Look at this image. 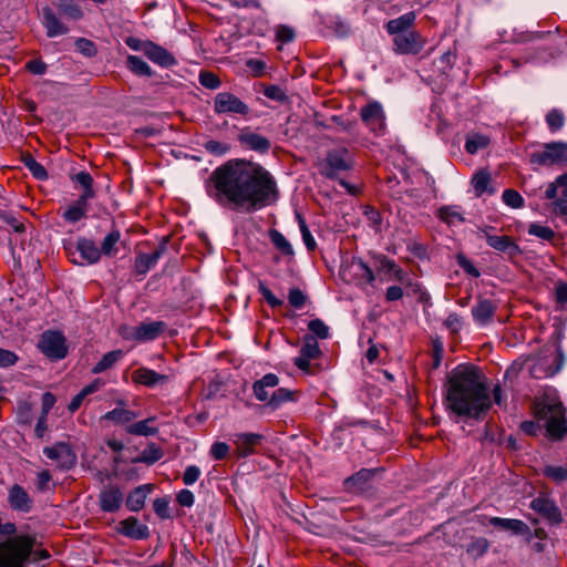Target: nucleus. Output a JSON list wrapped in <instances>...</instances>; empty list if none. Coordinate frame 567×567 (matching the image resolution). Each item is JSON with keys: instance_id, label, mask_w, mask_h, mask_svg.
<instances>
[{"instance_id": "1", "label": "nucleus", "mask_w": 567, "mask_h": 567, "mask_svg": "<svg viewBox=\"0 0 567 567\" xmlns=\"http://www.w3.org/2000/svg\"><path fill=\"white\" fill-rule=\"evenodd\" d=\"M206 190L219 206L245 213L269 206L279 196L270 172L245 158L228 159L216 167L209 175Z\"/></svg>"}, {"instance_id": "2", "label": "nucleus", "mask_w": 567, "mask_h": 567, "mask_svg": "<svg viewBox=\"0 0 567 567\" xmlns=\"http://www.w3.org/2000/svg\"><path fill=\"white\" fill-rule=\"evenodd\" d=\"M446 409L457 416L480 420L492 406L483 374L473 365L460 364L449 375Z\"/></svg>"}, {"instance_id": "3", "label": "nucleus", "mask_w": 567, "mask_h": 567, "mask_svg": "<svg viewBox=\"0 0 567 567\" xmlns=\"http://www.w3.org/2000/svg\"><path fill=\"white\" fill-rule=\"evenodd\" d=\"M415 20V12L410 11L385 23L384 28L392 37V50L395 54L417 55L423 51L426 39L413 29Z\"/></svg>"}, {"instance_id": "4", "label": "nucleus", "mask_w": 567, "mask_h": 567, "mask_svg": "<svg viewBox=\"0 0 567 567\" xmlns=\"http://www.w3.org/2000/svg\"><path fill=\"white\" fill-rule=\"evenodd\" d=\"M35 536L20 534L0 542V567H27L33 554Z\"/></svg>"}, {"instance_id": "5", "label": "nucleus", "mask_w": 567, "mask_h": 567, "mask_svg": "<svg viewBox=\"0 0 567 567\" xmlns=\"http://www.w3.org/2000/svg\"><path fill=\"white\" fill-rule=\"evenodd\" d=\"M535 415L545 421L547 436L553 441H560L567 434L565 409L560 401L546 398L535 405Z\"/></svg>"}, {"instance_id": "6", "label": "nucleus", "mask_w": 567, "mask_h": 567, "mask_svg": "<svg viewBox=\"0 0 567 567\" xmlns=\"http://www.w3.org/2000/svg\"><path fill=\"white\" fill-rule=\"evenodd\" d=\"M540 39H547L548 44L546 47H537L533 49V52L525 56V62H540L546 63L551 59L559 55L558 49V34L553 31L546 32H532L527 35V41H535Z\"/></svg>"}, {"instance_id": "7", "label": "nucleus", "mask_w": 567, "mask_h": 567, "mask_svg": "<svg viewBox=\"0 0 567 567\" xmlns=\"http://www.w3.org/2000/svg\"><path fill=\"white\" fill-rule=\"evenodd\" d=\"M529 162L540 166H551L567 163V143H547L544 145L542 151H537L530 154Z\"/></svg>"}, {"instance_id": "8", "label": "nucleus", "mask_w": 567, "mask_h": 567, "mask_svg": "<svg viewBox=\"0 0 567 567\" xmlns=\"http://www.w3.org/2000/svg\"><path fill=\"white\" fill-rule=\"evenodd\" d=\"M39 349L51 360H62L68 355L66 339L62 332L47 330L41 334Z\"/></svg>"}, {"instance_id": "9", "label": "nucleus", "mask_w": 567, "mask_h": 567, "mask_svg": "<svg viewBox=\"0 0 567 567\" xmlns=\"http://www.w3.org/2000/svg\"><path fill=\"white\" fill-rule=\"evenodd\" d=\"M214 111L216 114H239L246 116L250 109L235 94L219 92L214 99Z\"/></svg>"}, {"instance_id": "10", "label": "nucleus", "mask_w": 567, "mask_h": 567, "mask_svg": "<svg viewBox=\"0 0 567 567\" xmlns=\"http://www.w3.org/2000/svg\"><path fill=\"white\" fill-rule=\"evenodd\" d=\"M362 122L368 128L377 135H381L385 131V115L382 105L372 101L364 105L360 111Z\"/></svg>"}, {"instance_id": "11", "label": "nucleus", "mask_w": 567, "mask_h": 567, "mask_svg": "<svg viewBox=\"0 0 567 567\" xmlns=\"http://www.w3.org/2000/svg\"><path fill=\"white\" fill-rule=\"evenodd\" d=\"M351 168V157L346 148L331 151L327 154L326 165L322 168L321 174L327 178L334 179L339 172L349 171Z\"/></svg>"}, {"instance_id": "12", "label": "nucleus", "mask_w": 567, "mask_h": 567, "mask_svg": "<svg viewBox=\"0 0 567 567\" xmlns=\"http://www.w3.org/2000/svg\"><path fill=\"white\" fill-rule=\"evenodd\" d=\"M492 227H485L480 229L481 237L484 238L487 245L503 254H506L509 258H514L515 256L520 254L519 246L515 243V240L509 236H497L489 234Z\"/></svg>"}, {"instance_id": "13", "label": "nucleus", "mask_w": 567, "mask_h": 567, "mask_svg": "<svg viewBox=\"0 0 567 567\" xmlns=\"http://www.w3.org/2000/svg\"><path fill=\"white\" fill-rule=\"evenodd\" d=\"M321 350L317 339L312 334H305L300 355L293 359V363L299 370L309 373L310 361L319 358Z\"/></svg>"}, {"instance_id": "14", "label": "nucleus", "mask_w": 567, "mask_h": 567, "mask_svg": "<svg viewBox=\"0 0 567 567\" xmlns=\"http://www.w3.org/2000/svg\"><path fill=\"white\" fill-rule=\"evenodd\" d=\"M167 243L168 238L164 237L159 245L157 246V248L154 250V252L138 254L134 260V272L140 277H144L150 271V269L153 268L162 258V256L166 252Z\"/></svg>"}, {"instance_id": "15", "label": "nucleus", "mask_w": 567, "mask_h": 567, "mask_svg": "<svg viewBox=\"0 0 567 567\" xmlns=\"http://www.w3.org/2000/svg\"><path fill=\"white\" fill-rule=\"evenodd\" d=\"M124 501L121 488L114 484H107L102 487L99 494V506L104 513L117 512Z\"/></svg>"}, {"instance_id": "16", "label": "nucleus", "mask_w": 567, "mask_h": 567, "mask_svg": "<svg viewBox=\"0 0 567 567\" xmlns=\"http://www.w3.org/2000/svg\"><path fill=\"white\" fill-rule=\"evenodd\" d=\"M166 327L164 321L142 322L134 327L130 333L123 336L125 339L135 341H151L158 338L166 330Z\"/></svg>"}, {"instance_id": "17", "label": "nucleus", "mask_w": 567, "mask_h": 567, "mask_svg": "<svg viewBox=\"0 0 567 567\" xmlns=\"http://www.w3.org/2000/svg\"><path fill=\"white\" fill-rule=\"evenodd\" d=\"M8 504L10 508L19 513H30L33 508V499L25 491V488L19 484H13L8 489Z\"/></svg>"}, {"instance_id": "18", "label": "nucleus", "mask_w": 567, "mask_h": 567, "mask_svg": "<svg viewBox=\"0 0 567 567\" xmlns=\"http://www.w3.org/2000/svg\"><path fill=\"white\" fill-rule=\"evenodd\" d=\"M237 140L243 147L259 154H266L271 148V142L269 138L250 131L248 127L240 131Z\"/></svg>"}, {"instance_id": "19", "label": "nucleus", "mask_w": 567, "mask_h": 567, "mask_svg": "<svg viewBox=\"0 0 567 567\" xmlns=\"http://www.w3.org/2000/svg\"><path fill=\"white\" fill-rule=\"evenodd\" d=\"M530 508L546 518L550 524L558 525L563 522L559 507L548 497H536L530 503Z\"/></svg>"}, {"instance_id": "20", "label": "nucleus", "mask_w": 567, "mask_h": 567, "mask_svg": "<svg viewBox=\"0 0 567 567\" xmlns=\"http://www.w3.org/2000/svg\"><path fill=\"white\" fill-rule=\"evenodd\" d=\"M43 453L48 458L56 461L61 468L69 470L75 464V454L70 445L65 443H56L53 446L44 447Z\"/></svg>"}, {"instance_id": "21", "label": "nucleus", "mask_w": 567, "mask_h": 567, "mask_svg": "<svg viewBox=\"0 0 567 567\" xmlns=\"http://www.w3.org/2000/svg\"><path fill=\"white\" fill-rule=\"evenodd\" d=\"M117 532L132 539H147L150 537V529L146 525L140 524L138 519L130 516L120 522Z\"/></svg>"}, {"instance_id": "22", "label": "nucleus", "mask_w": 567, "mask_h": 567, "mask_svg": "<svg viewBox=\"0 0 567 567\" xmlns=\"http://www.w3.org/2000/svg\"><path fill=\"white\" fill-rule=\"evenodd\" d=\"M76 250L80 252V256L83 260L78 261L76 259H72V262L78 265H83L84 262L87 265L96 264L102 256L95 243L92 239H87L85 237H81L78 239Z\"/></svg>"}, {"instance_id": "23", "label": "nucleus", "mask_w": 567, "mask_h": 567, "mask_svg": "<svg viewBox=\"0 0 567 567\" xmlns=\"http://www.w3.org/2000/svg\"><path fill=\"white\" fill-rule=\"evenodd\" d=\"M497 305L491 299L480 298L472 308V316L476 323L486 326L492 322Z\"/></svg>"}, {"instance_id": "24", "label": "nucleus", "mask_w": 567, "mask_h": 567, "mask_svg": "<svg viewBox=\"0 0 567 567\" xmlns=\"http://www.w3.org/2000/svg\"><path fill=\"white\" fill-rule=\"evenodd\" d=\"M279 384V378L275 373H267L252 384V391L256 399L268 404L271 394L269 389H275Z\"/></svg>"}, {"instance_id": "25", "label": "nucleus", "mask_w": 567, "mask_h": 567, "mask_svg": "<svg viewBox=\"0 0 567 567\" xmlns=\"http://www.w3.org/2000/svg\"><path fill=\"white\" fill-rule=\"evenodd\" d=\"M42 14L43 25L49 38L63 35L69 32V28L58 18L50 7H44L42 9Z\"/></svg>"}, {"instance_id": "26", "label": "nucleus", "mask_w": 567, "mask_h": 567, "mask_svg": "<svg viewBox=\"0 0 567 567\" xmlns=\"http://www.w3.org/2000/svg\"><path fill=\"white\" fill-rule=\"evenodd\" d=\"M262 435L257 433H238L234 436L238 454L243 457L255 453V447L261 443Z\"/></svg>"}, {"instance_id": "27", "label": "nucleus", "mask_w": 567, "mask_h": 567, "mask_svg": "<svg viewBox=\"0 0 567 567\" xmlns=\"http://www.w3.org/2000/svg\"><path fill=\"white\" fill-rule=\"evenodd\" d=\"M147 59L162 68H171L177 64L175 56L162 45L152 41L146 51Z\"/></svg>"}, {"instance_id": "28", "label": "nucleus", "mask_w": 567, "mask_h": 567, "mask_svg": "<svg viewBox=\"0 0 567 567\" xmlns=\"http://www.w3.org/2000/svg\"><path fill=\"white\" fill-rule=\"evenodd\" d=\"M132 379L135 383L153 388L157 384H163L168 381V375L157 373L154 370L147 368H140L132 374Z\"/></svg>"}, {"instance_id": "29", "label": "nucleus", "mask_w": 567, "mask_h": 567, "mask_svg": "<svg viewBox=\"0 0 567 567\" xmlns=\"http://www.w3.org/2000/svg\"><path fill=\"white\" fill-rule=\"evenodd\" d=\"M488 522L492 526L508 530L514 535H526L530 533L529 526L520 519L491 517Z\"/></svg>"}, {"instance_id": "30", "label": "nucleus", "mask_w": 567, "mask_h": 567, "mask_svg": "<svg viewBox=\"0 0 567 567\" xmlns=\"http://www.w3.org/2000/svg\"><path fill=\"white\" fill-rule=\"evenodd\" d=\"M153 487L152 484L135 487L126 498V507L131 512H140L144 507L146 497L153 491Z\"/></svg>"}, {"instance_id": "31", "label": "nucleus", "mask_w": 567, "mask_h": 567, "mask_svg": "<svg viewBox=\"0 0 567 567\" xmlns=\"http://www.w3.org/2000/svg\"><path fill=\"white\" fill-rule=\"evenodd\" d=\"M377 470L362 468L352 476L348 477L344 482L347 488L351 492H363L369 482L373 478Z\"/></svg>"}, {"instance_id": "32", "label": "nucleus", "mask_w": 567, "mask_h": 567, "mask_svg": "<svg viewBox=\"0 0 567 567\" xmlns=\"http://www.w3.org/2000/svg\"><path fill=\"white\" fill-rule=\"evenodd\" d=\"M298 398L297 391H291L286 388H279L271 393V398L269 399L268 406L272 410L280 408L282 404L287 402H293Z\"/></svg>"}, {"instance_id": "33", "label": "nucleus", "mask_w": 567, "mask_h": 567, "mask_svg": "<svg viewBox=\"0 0 567 567\" xmlns=\"http://www.w3.org/2000/svg\"><path fill=\"white\" fill-rule=\"evenodd\" d=\"M137 417L134 411L117 406L103 415L104 420L112 421L114 424L123 425Z\"/></svg>"}, {"instance_id": "34", "label": "nucleus", "mask_w": 567, "mask_h": 567, "mask_svg": "<svg viewBox=\"0 0 567 567\" xmlns=\"http://www.w3.org/2000/svg\"><path fill=\"white\" fill-rule=\"evenodd\" d=\"M56 9L68 19L76 21L83 18V11L74 0H56Z\"/></svg>"}, {"instance_id": "35", "label": "nucleus", "mask_w": 567, "mask_h": 567, "mask_svg": "<svg viewBox=\"0 0 567 567\" xmlns=\"http://www.w3.org/2000/svg\"><path fill=\"white\" fill-rule=\"evenodd\" d=\"M126 66L135 75L146 78H151L153 75V71L150 65L140 56L128 55L126 58Z\"/></svg>"}, {"instance_id": "36", "label": "nucleus", "mask_w": 567, "mask_h": 567, "mask_svg": "<svg viewBox=\"0 0 567 567\" xmlns=\"http://www.w3.org/2000/svg\"><path fill=\"white\" fill-rule=\"evenodd\" d=\"M488 539L485 537H472L471 542L466 545V553L476 560L483 557L488 551Z\"/></svg>"}, {"instance_id": "37", "label": "nucleus", "mask_w": 567, "mask_h": 567, "mask_svg": "<svg viewBox=\"0 0 567 567\" xmlns=\"http://www.w3.org/2000/svg\"><path fill=\"white\" fill-rule=\"evenodd\" d=\"M124 355L122 350H113L105 353L102 359L93 367V373H102L107 369H111L117 361Z\"/></svg>"}, {"instance_id": "38", "label": "nucleus", "mask_w": 567, "mask_h": 567, "mask_svg": "<svg viewBox=\"0 0 567 567\" xmlns=\"http://www.w3.org/2000/svg\"><path fill=\"white\" fill-rule=\"evenodd\" d=\"M121 239V233L118 229H113L110 231L103 239L101 244V255L106 257H112L117 252L116 245Z\"/></svg>"}, {"instance_id": "39", "label": "nucleus", "mask_w": 567, "mask_h": 567, "mask_svg": "<svg viewBox=\"0 0 567 567\" xmlns=\"http://www.w3.org/2000/svg\"><path fill=\"white\" fill-rule=\"evenodd\" d=\"M529 373L535 379H545L555 375L557 369H553V365L548 364L544 358H539L532 364Z\"/></svg>"}, {"instance_id": "40", "label": "nucleus", "mask_w": 567, "mask_h": 567, "mask_svg": "<svg viewBox=\"0 0 567 567\" xmlns=\"http://www.w3.org/2000/svg\"><path fill=\"white\" fill-rule=\"evenodd\" d=\"M491 182V175L486 171H480L472 178V185L476 197H481L485 192L493 193V189L488 188Z\"/></svg>"}, {"instance_id": "41", "label": "nucleus", "mask_w": 567, "mask_h": 567, "mask_svg": "<svg viewBox=\"0 0 567 567\" xmlns=\"http://www.w3.org/2000/svg\"><path fill=\"white\" fill-rule=\"evenodd\" d=\"M155 417H148L146 420L133 423L127 426L126 431L127 433L132 435H140V436H150L157 434L158 430L156 427H152L148 424L153 422Z\"/></svg>"}, {"instance_id": "42", "label": "nucleus", "mask_w": 567, "mask_h": 567, "mask_svg": "<svg viewBox=\"0 0 567 567\" xmlns=\"http://www.w3.org/2000/svg\"><path fill=\"white\" fill-rule=\"evenodd\" d=\"M351 268L354 270V275L365 282L373 284L375 280L373 270L362 259L353 258L351 261Z\"/></svg>"}, {"instance_id": "43", "label": "nucleus", "mask_w": 567, "mask_h": 567, "mask_svg": "<svg viewBox=\"0 0 567 567\" xmlns=\"http://www.w3.org/2000/svg\"><path fill=\"white\" fill-rule=\"evenodd\" d=\"M97 390H99V383L96 381L84 386L75 396H73V399L69 403V405H68L69 411L71 413H74L75 411H78L80 409V406L82 405L84 399L89 394H92Z\"/></svg>"}, {"instance_id": "44", "label": "nucleus", "mask_w": 567, "mask_h": 567, "mask_svg": "<svg viewBox=\"0 0 567 567\" xmlns=\"http://www.w3.org/2000/svg\"><path fill=\"white\" fill-rule=\"evenodd\" d=\"M269 237L274 246L280 250L284 255L292 256L293 249L291 244L287 240V238L278 230L271 229L269 231Z\"/></svg>"}, {"instance_id": "45", "label": "nucleus", "mask_w": 567, "mask_h": 567, "mask_svg": "<svg viewBox=\"0 0 567 567\" xmlns=\"http://www.w3.org/2000/svg\"><path fill=\"white\" fill-rule=\"evenodd\" d=\"M489 144V138L485 135L474 134L466 138L465 142V151L470 154H475L480 150L487 147Z\"/></svg>"}, {"instance_id": "46", "label": "nucleus", "mask_w": 567, "mask_h": 567, "mask_svg": "<svg viewBox=\"0 0 567 567\" xmlns=\"http://www.w3.org/2000/svg\"><path fill=\"white\" fill-rule=\"evenodd\" d=\"M546 123L551 133H556L565 125V115L561 110L553 109L546 114Z\"/></svg>"}, {"instance_id": "47", "label": "nucleus", "mask_w": 567, "mask_h": 567, "mask_svg": "<svg viewBox=\"0 0 567 567\" xmlns=\"http://www.w3.org/2000/svg\"><path fill=\"white\" fill-rule=\"evenodd\" d=\"M543 474L554 481L556 484L567 482V467L566 466H554L546 465L543 470Z\"/></svg>"}, {"instance_id": "48", "label": "nucleus", "mask_w": 567, "mask_h": 567, "mask_svg": "<svg viewBox=\"0 0 567 567\" xmlns=\"http://www.w3.org/2000/svg\"><path fill=\"white\" fill-rule=\"evenodd\" d=\"M262 93L266 97L276 102L285 103L288 102L289 100L286 92L279 85L276 84L264 86Z\"/></svg>"}, {"instance_id": "49", "label": "nucleus", "mask_w": 567, "mask_h": 567, "mask_svg": "<svg viewBox=\"0 0 567 567\" xmlns=\"http://www.w3.org/2000/svg\"><path fill=\"white\" fill-rule=\"evenodd\" d=\"M308 329L316 339H327L329 337V327L321 319L310 320Z\"/></svg>"}, {"instance_id": "50", "label": "nucleus", "mask_w": 567, "mask_h": 567, "mask_svg": "<svg viewBox=\"0 0 567 567\" xmlns=\"http://www.w3.org/2000/svg\"><path fill=\"white\" fill-rule=\"evenodd\" d=\"M528 234L547 241H551L555 237V233L551 228L539 224H530L528 227Z\"/></svg>"}, {"instance_id": "51", "label": "nucleus", "mask_w": 567, "mask_h": 567, "mask_svg": "<svg viewBox=\"0 0 567 567\" xmlns=\"http://www.w3.org/2000/svg\"><path fill=\"white\" fill-rule=\"evenodd\" d=\"M502 198H503V202L512 208H520L524 206V198L515 189H512V188L505 189Z\"/></svg>"}, {"instance_id": "52", "label": "nucleus", "mask_w": 567, "mask_h": 567, "mask_svg": "<svg viewBox=\"0 0 567 567\" xmlns=\"http://www.w3.org/2000/svg\"><path fill=\"white\" fill-rule=\"evenodd\" d=\"M297 217H298V221H299L302 240H303L307 249L309 251H313L317 248V243H316L313 236L311 235L305 219L300 215H297Z\"/></svg>"}, {"instance_id": "53", "label": "nucleus", "mask_w": 567, "mask_h": 567, "mask_svg": "<svg viewBox=\"0 0 567 567\" xmlns=\"http://www.w3.org/2000/svg\"><path fill=\"white\" fill-rule=\"evenodd\" d=\"M204 148L212 155L223 156L229 152L230 146L227 143L210 140L204 144Z\"/></svg>"}, {"instance_id": "54", "label": "nucleus", "mask_w": 567, "mask_h": 567, "mask_svg": "<svg viewBox=\"0 0 567 567\" xmlns=\"http://www.w3.org/2000/svg\"><path fill=\"white\" fill-rule=\"evenodd\" d=\"M153 509L161 519H169V498L161 497L153 502Z\"/></svg>"}, {"instance_id": "55", "label": "nucleus", "mask_w": 567, "mask_h": 567, "mask_svg": "<svg viewBox=\"0 0 567 567\" xmlns=\"http://www.w3.org/2000/svg\"><path fill=\"white\" fill-rule=\"evenodd\" d=\"M307 299L308 297L301 289L295 287L289 290L288 301L295 309H301L306 305Z\"/></svg>"}, {"instance_id": "56", "label": "nucleus", "mask_w": 567, "mask_h": 567, "mask_svg": "<svg viewBox=\"0 0 567 567\" xmlns=\"http://www.w3.org/2000/svg\"><path fill=\"white\" fill-rule=\"evenodd\" d=\"M454 54L451 51L443 53L435 62L434 66L442 74H445L449 70L452 69L454 63Z\"/></svg>"}, {"instance_id": "57", "label": "nucleus", "mask_w": 567, "mask_h": 567, "mask_svg": "<svg viewBox=\"0 0 567 567\" xmlns=\"http://www.w3.org/2000/svg\"><path fill=\"white\" fill-rule=\"evenodd\" d=\"M75 47L83 55L87 58H92L97 53L96 45L93 41L85 39V38H79L75 41Z\"/></svg>"}, {"instance_id": "58", "label": "nucleus", "mask_w": 567, "mask_h": 567, "mask_svg": "<svg viewBox=\"0 0 567 567\" xmlns=\"http://www.w3.org/2000/svg\"><path fill=\"white\" fill-rule=\"evenodd\" d=\"M437 217L444 220L447 224L453 223L455 219L463 221L464 218L461 216V214L451 206H443L439 208L437 210Z\"/></svg>"}, {"instance_id": "59", "label": "nucleus", "mask_w": 567, "mask_h": 567, "mask_svg": "<svg viewBox=\"0 0 567 567\" xmlns=\"http://www.w3.org/2000/svg\"><path fill=\"white\" fill-rule=\"evenodd\" d=\"M199 83L209 90H216L220 86L219 78L213 72L203 71L199 73Z\"/></svg>"}, {"instance_id": "60", "label": "nucleus", "mask_w": 567, "mask_h": 567, "mask_svg": "<svg viewBox=\"0 0 567 567\" xmlns=\"http://www.w3.org/2000/svg\"><path fill=\"white\" fill-rule=\"evenodd\" d=\"M258 290L271 308H278L284 305V301L277 298L262 281L259 282Z\"/></svg>"}, {"instance_id": "61", "label": "nucleus", "mask_w": 567, "mask_h": 567, "mask_svg": "<svg viewBox=\"0 0 567 567\" xmlns=\"http://www.w3.org/2000/svg\"><path fill=\"white\" fill-rule=\"evenodd\" d=\"M457 265L470 276L478 278L481 276L480 270L473 265V262L465 257L463 254L456 256Z\"/></svg>"}, {"instance_id": "62", "label": "nucleus", "mask_w": 567, "mask_h": 567, "mask_svg": "<svg viewBox=\"0 0 567 567\" xmlns=\"http://www.w3.org/2000/svg\"><path fill=\"white\" fill-rule=\"evenodd\" d=\"M124 42L133 51H142L144 54H146L148 45L152 43L151 40H141L135 37H127Z\"/></svg>"}, {"instance_id": "63", "label": "nucleus", "mask_w": 567, "mask_h": 567, "mask_svg": "<svg viewBox=\"0 0 567 567\" xmlns=\"http://www.w3.org/2000/svg\"><path fill=\"white\" fill-rule=\"evenodd\" d=\"M19 360L16 352L8 349L0 348V368H10Z\"/></svg>"}, {"instance_id": "64", "label": "nucleus", "mask_w": 567, "mask_h": 567, "mask_svg": "<svg viewBox=\"0 0 567 567\" xmlns=\"http://www.w3.org/2000/svg\"><path fill=\"white\" fill-rule=\"evenodd\" d=\"M276 38L282 43L291 42L295 39V30L291 27L280 24L276 29Z\"/></svg>"}]
</instances>
